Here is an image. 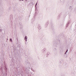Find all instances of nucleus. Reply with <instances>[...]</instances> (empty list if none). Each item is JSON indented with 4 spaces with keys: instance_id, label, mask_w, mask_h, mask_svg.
Here are the masks:
<instances>
[{
    "instance_id": "obj_9",
    "label": "nucleus",
    "mask_w": 76,
    "mask_h": 76,
    "mask_svg": "<svg viewBox=\"0 0 76 76\" xmlns=\"http://www.w3.org/2000/svg\"><path fill=\"white\" fill-rule=\"evenodd\" d=\"M32 70L33 71V72H34V70Z\"/></svg>"
},
{
    "instance_id": "obj_10",
    "label": "nucleus",
    "mask_w": 76,
    "mask_h": 76,
    "mask_svg": "<svg viewBox=\"0 0 76 76\" xmlns=\"http://www.w3.org/2000/svg\"><path fill=\"white\" fill-rule=\"evenodd\" d=\"M1 68L3 67V66H1Z\"/></svg>"
},
{
    "instance_id": "obj_7",
    "label": "nucleus",
    "mask_w": 76,
    "mask_h": 76,
    "mask_svg": "<svg viewBox=\"0 0 76 76\" xmlns=\"http://www.w3.org/2000/svg\"><path fill=\"white\" fill-rule=\"evenodd\" d=\"M43 50H44V51H45V49H44Z\"/></svg>"
},
{
    "instance_id": "obj_14",
    "label": "nucleus",
    "mask_w": 76,
    "mask_h": 76,
    "mask_svg": "<svg viewBox=\"0 0 76 76\" xmlns=\"http://www.w3.org/2000/svg\"><path fill=\"white\" fill-rule=\"evenodd\" d=\"M66 53H65V54H66Z\"/></svg>"
},
{
    "instance_id": "obj_12",
    "label": "nucleus",
    "mask_w": 76,
    "mask_h": 76,
    "mask_svg": "<svg viewBox=\"0 0 76 76\" xmlns=\"http://www.w3.org/2000/svg\"><path fill=\"white\" fill-rule=\"evenodd\" d=\"M22 0V1H23V0Z\"/></svg>"
},
{
    "instance_id": "obj_1",
    "label": "nucleus",
    "mask_w": 76,
    "mask_h": 76,
    "mask_svg": "<svg viewBox=\"0 0 76 76\" xmlns=\"http://www.w3.org/2000/svg\"><path fill=\"white\" fill-rule=\"evenodd\" d=\"M27 39H28V37H27V36H26L25 37L24 39L26 41H27Z\"/></svg>"
},
{
    "instance_id": "obj_6",
    "label": "nucleus",
    "mask_w": 76,
    "mask_h": 76,
    "mask_svg": "<svg viewBox=\"0 0 76 76\" xmlns=\"http://www.w3.org/2000/svg\"><path fill=\"white\" fill-rule=\"evenodd\" d=\"M67 51H68V49H67V50H66V53H67Z\"/></svg>"
},
{
    "instance_id": "obj_5",
    "label": "nucleus",
    "mask_w": 76,
    "mask_h": 76,
    "mask_svg": "<svg viewBox=\"0 0 76 76\" xmlns=\"http://www.w3.org/2000/svg\"><path fill=\"white\" fill-rule=\"evenodd\" d=\"M37 4H38V2H37L35 5V6H36V7H37Z\"/></svg>"
},
{
    "instance_id": "obj_11",
    "label": "nucleus",
    "mask_w": 76,
    "mask_h": 76,
    "mask_svg": "<svg viewBox=\"0 0 76 76\" xmlns=\"http://www.w3.org/2000/svg\"><path fill=\"white\" fill-rule=\"evenodd\" d=\"M7 40H8V39H7Z\"/></svg>"
},
{
    "instance_id": "obj_13",
    "label": "nucleus",
    "mask_w": 76,
    "mask_h": 76,
    "mask_svg": "<svg viewBox=\"0 0 76 76\" xmlns=\"http://www.w3.org/2000/svg\"><path fill=\"white\" fill-rule=\"evenodd\" d=\"M26 0V1H27V0Z\"/></svg>"
},
{
    "instance_id": "obj_4",
    "label": "nucleus",
    "mask_w": 76,
    "mask_h": 76,
    "mask_svg": "<svg viewBox=\"0 0 76 76\" xmlns=\"http://www.w3.org/2000/svg\"><path fill=\"white\" fill-rule=\"evenodd\" d=\"M10 42H13L12 40V39H10Z\"/></svg>"
},
{
    "instance_id": "obj_8",
    "label": "nucleus",
    "mask_w": 76,
    "mask_h": 76,
    "mask_svg": "<svg viewBox=\"0 0 76 76\" xmlns=\"http://www.w3.org/2000/svg\"><path fill=\"white\" fill-rule=\"evenodd\" d=\"M39 29H41V28H39Z\"/></svg>"
},
{
    "instance_id": "obj_3",
    "label": "nucleus",
    "mask_w": 76,
    "mask_h": 76,
    "mask_svg": "<svg viewBox=\"0 0 76 76\" xmlns=\"http://www.w3.org/2000/svg\"><path fill=\"white\" fill-rule=\"evenodd\" d=\"M69 23H68L66 25V27H68V26H69Z\"/></svg>"
},
{
    "instance_id": "obj_2",
    "label": "nucleus",
    "mask_w": 76,
    "mask_h": 76,
    "mask_svg": "<svg viewBox=\"0 0 76 76\" xmlns=\"http://www.w3.org/2000/svg\"><path fill=\"white\" fill-rule=\"evenodd\" d=\"M4 69L5 70H7V66H5Z\"/></svg>"
}]
</instances>
